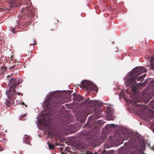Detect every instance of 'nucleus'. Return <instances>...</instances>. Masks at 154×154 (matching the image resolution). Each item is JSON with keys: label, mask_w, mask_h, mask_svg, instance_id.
I'll return each mask as SVG.
<instances>
[{"label": "nucleus", "mask_w": 154, "mask_h": 154, "mask_svg": "<svg viewBox=\"0 0 154 154\" xmlns=\"http://www.w3.org/2000/svg\"><path fill=\"white\" fill-rule=\"evenodd\" d=\"M10 77V76L8 75V76H7V77Z\"/></svg>", "instance_id": "36"}, {"label": "nucleus", "mask_w": 154, "mask_h": 154, "mask_svg": "<svg viewBox=\"0 0 154 154\" xmlns=\"http://www.w3.org/2000/svg\"><path fill=\"white\" fill-rule=\"evenodd\" d=\"M126 93L127 94H130L131 93L129 89H126Z\"/></svg>", "instance_id": "24"}, {"label": "nucleus", "mask_w": 154, "mask_h": 154, "mask_svg": "<svg viewBox=\"0 0 154 154\" xmlns=\"http://www.w3.org/2000/svg\"><path fill=\"white\" fill-rule=\"evenodd\" d=\"M89 98H88L87 100H85L83 102L85 104H90L91 102V101H90L89 100Z\"/></svg>", "instance_id": "21"}, {"label": "nucleus", "mask_w": 154, "mask_h": 154, "mask_svg": "<svg viewBox=\"0 0 154 154\" xmlns=\"http://www.w3.org/2000/svg\"><path fill=\"white\" fill-rule=\"evenodd\" d=\"M142 154H145L144 153H142Z\"/></svg>", "instance_id": "43"}, {"label": "nucleus", "mask_w": 154, "mask_h": 154, "mask_svg": "<svg viewBox=\"0 0 154 154\" xmlns=\"http://www.w3.org/2000/svg\"><path fill=\"white\" fill-rule=\"evenodd\" d=\"M129 137L128 134H126L124 137L123 140H128L129 138Z\"/></svg>", "instance_id": "22"}, {"label": "nucleus", "mask_w": 154, "mask_h": 154, "mask_svg": "<svg viewBox=\"0 0 154 154\" xmlns=\"http://www.w3.org/2000/svg\"><path fill=\"white\" fill-rule=\"evenodd\" d=\"M35 45V44L33 45V44L32 43H31V44H30V45H32V46H34Z\"/></svg>", "instance_id": "33"}, {"label": "nucleus", "mask_w": 154, "mask_h": 154, "mask_svg": "<svg viewBox=\"0 0 154 154\" xmlns=\"http://www.w3.org/2000/svg\"><path fill=\"white\" fill-rule=\"evenodd\" d=\"M15 30L16 29L15 28H13L12 29H11V31L13 33H16Z\"/></svg>", "instance_id": "25"}, {"label": "nucleus", "mask_w": 154, "mask_h": 154, "mask_svg": "<svg viewBox=\"0 0 154 154\" xmlns=\"http://www.w3.org/2000/svg\"><path fill=\"white\" fill-rule=\"evenodd\" d=\"M69 92L70 93L65 94L57 91L51 93L45 102L44 105L46 109L43 116H61L57 114L58 111L56 108L71 100V95Z\"/></svg>", "instance_id": "1"}, {"label": "nucleus", "mask_w": 154, "mask_h": 154, "mask_svg": "<svg viewBox=\"0 0 154 154\" xmlns=\"http://www.w3.org/2000/svg\"><path fill=\"white\" fill-rule=\"evenodd\" d=\"M20 83V80L17 79L11 78L9 81L8 84L9 89L5 93L9 99L15 100L17 97L15 88Z\"/></svg>", "instance_id": "3"}, {"label": "nucleus", "mask_w": 154, "mask_h": 154, "mask_svg": "<svg viewBox=\"0 0 154 154\" xmlns=\"http://www.w3.org/2000/svg\"><path fill=\"white\" fill-rule=\"evenodd\" d=\"M26 137H25L24 139V142L25 143L30 144V141L31 137L29 136H27L26 134L25 135Z\"/></svg>", "instance_id": "16"}, {"label": "nucleus", "mask_w": 154, "mask_h": 154, "mask_svg": "<svg viewBox=\"0 0 154 154\" xmlns=\"http://www.w3.org/2000/svg\"><path fill=\"white\" fill-rule=\"evenodd\" d=\"M48 145L49 148L50 149H53L55 147L54 145V144H51L48 142L47 143Z\"/></svg>", "instance_id": "20"}, {"label": "nucleus", "mask_w": 154, "mask_h": 154, "mask_svg": "<svg viewBox=\"0 0 154 154\" xmlns=\"http://www.w3.org/2000/svg\"><path fill=\"white\" fill-rule=\"evenodd\" d=\"M7 69V68L5 66H1L0 67V75H2V74H4Z\"/></svg>", "instance_id": "17"}, {"label": "nucleus", "mask_w": 154, "mask_h": 154, "mask_svg": "<svg viewBox=\"0 0 154 154\" xmlns=\"http://www.w3.org/2000/svg\"><path fill=\"white\" fill-rule=\"evenodd\" d=\"M150 63L151 69L154 70V57L152 58Z\"/></svg>", "instance_id": "19"}, {"label": "nucleus", "mask_w": 154, "mask_h": 154, "mask_svg": "<svg viewBox=\"0 0 154 154\" xmlns=\"http://www.w3.org/2000/svg\"><path fill=\"white\" fill-rule=\"evenodd\" d=\"M105 112L107 113L106 116H112L114 114V110L111 107L106 106L105 108Z\"/></svg>", "instance_id": "11"}, {"label": "nucleus", "mask_w": 154, "mask_h": 154, "mask_svg": "<svg viewBox=\"0 0 154 154\" xmlns=\"http://www.w3.org/2000/svg\"><path fill=\"white\" fill-rule=\"evenodd\" d=\"M14 103L13 101H9L8 100H6L5 104L7 106L10 107Z\"/></svg>", "instance_id": "18"}, {"label": "nucleus", "mask_w": 154, "mask_h": 154, "mask_svg": "<svg viewBox=\"0 0 154 154\" xmlns=\"http://www.w3.org/2000/svg\"><path fill=\"white\" fill-rule=\"evenodd\" d=\"M95 8H97V6H96L95 7Z\"/></svg>", "instance_id": "39"}, {"label": "nucleus", "mask_w": 154, "mask_h": 154, "mask_svg": "<svg viewBox=\"0 0 154 154\" xmlns=\"http://www.w3.org/2000/svg\"><path fill=\"white\" fill-rule=\"evenodd\" d=\"M147 71L146 69L144 68L142 66H139L134 68L131 72L130 78L127 80V83L129 86H132V88L130 89V91L134 92L140 87V85L137 84L134 85L136 83V79L138 76L143 72Z\"/></svg>", "instance_id": "2"}, {"label": "nucleus", "mask_w": 154, "mask_h": 154, "mask_svg": "<svg viewBox=\"0 0 154 154\" xmlns=\"http://www.w3.org/2000/svg\"><path fill=\"white\" fill-rule=\"evenodd\" d=\"M142 76L141 75L140 76H139L137 78V80L138 81H140L142 80L143 78V76Z\"/></svg>", "instance_id": "23"}, {"label": "nucleus", "mask_w": 154, "mask_h": 154, "mask_svg": "<svg viewBox=\"0 0 154 154\" xmlns=\"http://www.w3.org/2000/svg\"><path fill=\"white\" fill-rule=\"evenodd\" d=\"M64 116H67V115L64 114Z\"/></svg>", "instance_id": "38"}, {"label": "nucleus", "mask_w": 154, "mask_h": 154, "mask_svg": "<svg viewBox=\"0 0 154 154\" xmlns=\"http://www.w3.org/2000/svg\"><path fill=\"white\" fill-rule=\"evenodd\" d=\"M26 114H24L23 115V116H26Z\"/></svg>", "instance_id": "34"}, {"label": "nucleus", "mask_w": 154, "mask_h": 154, "mask_svg": "<svg viewBox=\"0 0 154 154\" xmlns=\"http://www.w3.org/2000/svg\"><path fill=\"white\" fill-rule=\"evenodd\" d=\"M15 66V65H14L10 67V68H13Z\"/></svg>", "instance_id": "29"}, {"label": "nucleus", "mask_w": 154, "mask_h": 154, "mask_svg": "<svg viewBox=\"0 0 154 154\" xmlns=\"http://www.w3.org/2000/svg\"><path fill=\"white\" fill-rule=\"evenodd\" d=\"M60 117L57 122L60 123V124H62L64 125H66L69 124L72 120L70 119L71 118L72 116H60Z\"/></svg>", "instance_id": "9"}, {"label": "nucleus", "mask_w": 154, "mask_h": 154, "mask_svg": "<svg viewBox=\"0 0 154 154\" xmlns=\"http://www.w3.org/2000/svg\"><path fill=\"white\" fill-rule=\"evenodd\" d=\"M22 117H24L25 116H22Z\"/></svg>", "instance_id": "42"}, {"label": "nucleus", "mask_w": 154, "mask_h": 154, "mask_svg": "<svg viewBox=\"0 0 154 154\" xmlns=\"http://www.w3.org/2000/svg\"><path fill=\"white\" fill-rule=\"evenodd\" d=\"M40 117H37V120L39 124H40L44 126H47L50 125L51 122V120L49 116H40Z\"/></svg>", "instance_id": "8"}, {"label": "nucleus", "mask_w": 154, "mask_h": 154, "mask_svg": "<svg viewBox=\"0 0 154 154\" xmlns=\"http://www.w3.org/2000/svg\"><path fill=\"white\" fill-rule=\"evenodd\" d=\"M73 99L74 101L81 102L84 99L83 97L81 95H78L75 93L73 94Z\"/></svg>", "instance_id": "10"}, {"label": "nucleus", "mask_w": 154, "mask_h": 154, "mask_svg": "<svg viewBox=\"0 0 154 154\" xmlns=\"http://www.w3.org/2000/svg\"><path fill=\"white\" fill-rule=\"evenodd\" d=\"M131 110L132 111L131 112L134 114L139 116H142L143 114L145 115L146 113L149 114L146 116H154V110L145 109L143 105L136 104L135 106L131 107Z\"/></svg>", "instance_id": "4"}, {"label": "nucleus", "mask_w": 154, "mask_h": 154, "mask_svg": "<svg viewBox=\"0 0 154 154\" xmlns=\"http://www.w3.org/2000/svg\"><path fill=\"white\" fill-rule=\"evenodd\" d=\"M112 126H114V124H112Z\"/></svg>", "instance_id": "37"}, {"label": "nucleus", "mask_w": 154, "mask_h": 154, "mask_svg": "<svg viewBox=\"0 0 154 154\" xmlns=\"http://www.w3.org/2000/svg\"><path fill=\"white\" fill-rule=\"evenodd\" d=\"M97 116L98 117L97 118H100V116H90L87 123L85 125V127L93 128L96 129L95 131L99 130L102 126V123L100 120L95 121Z\"/></svg>", "instance_id": "6"}, {"label": "nucleus", "mask_w": 154, "mask_h": 154, "mask_svg": "<svg viewBox=\"0 0 154 154\" xmlns=\"http://www.w3.org/2000/svg\"><path fill=\"white\" fill-rule=\"evenodd\" d=\"M68 148H67V147H66L65 148V151L66 152V151H68Z\"/></svg>", "instance_id": "30"}, {"label": "nucleus", "mask_w": 154, "mask_h": 154, "mask_svg": "<svg viewBox=\"0 0 154 154\" xmlns=\"http://www.w3.org/2000/svg\"><path fill=\"white\" fill-rule=\"evenodd\" d=\"M90 83V82L87 81H82L81 82V84L82 87L85 88L88 90Z\"/></svg>", "instance_id": "13"}, {"label": "nucleus", "mask_w": 154, "mask_h": 154, "mask_svg": "<svg viewBox=\"0 0 154 154\" xmlns=\"http://www.w3.org/2000/svg\"><path fill=\"white\" fill-rule=\"evenodd\" d=\"M32 8L26 7L23 8L20 10V13L18 17H20V19L23 20L26 18L32 17L33 15V13L31 11Z\"/></svg>", "instance_id": "7"}, {"label": "nucleus", "mask_w": 154, "mask_h": 154, "mask_svg": "<svg viewBox=\"0 0 154 154\" xmlns=\"http://www.w3.org/2000/svg\"><path fill=\"white\" fill-rule=\"evenodd\" d=\"M55 144L56 146H58L59 144V143H55Z\"/></svg>", "instance_id": "32"}, {"label": "nucleus", "mask_w": 154, "mask_h": 154, "mask_svg": "<svg viewBox=\"0 0 154 154\" xmlns=\"http://www.w3.org/2000/svg\"><path fill=\"white\" fill-rule=\"evenodd\" d=\"M48 136H50V132H49V133H48Z\"/></svg>", "instance_id": "35"}, {"label": "nucleus", "mask_w": 154, "mask_h": 154, "mask_svg": "<svg viewBox=\"0 0 154 154\" xmlns=\"http://www.w3.org/2000/svg\"><path fill=\"white\" fill-rule=\"evenodd\" d=\"M88 90L94 91L96 92H97L98 89L97 86L95 85L94 83L91 82Z\"/></svg>", "instance_id": "12"}, {"label": "nucleus", "mask_w": 154, "mask_h": 154, "mask_svg": "<svg viewBox=\"0 0 154 154\" xmlns=\"http://www.w3.org/2000/svg\"><path fill=\"white\" fill-rule=\"evenodd\" d=\"M77 119L78 121H79L82 123H84L85 121L87 116H77Z\"/></svg>", "instance_id": "14"}, {"label": "nucleus", "mask_w": 154, "mask_h": 154, "mask_svg": "<svg viewBox=\"0 0 154 154\" xmlns=\"http://www.w3.org/2000/svg\"><path fill=\"white\" fill-rule=\"evenodd\" d=\"M86 154H93L91 152H87L86 153Z\"/></svg>", "instance_id": "28"}, {"label": "nucleus", "mask_w": 154, "mask_h": 154, "mask_svg": "<svg viewBox=\"0 0 154 154\" xmlns=\"http://www.w3.org/2000/svg\"><path fill=\"white\" fill-rule=\"evenodd\" d=\"M120 95H121L122 96H123V95H124V92L123 91H122L120 93Z\"/></svg>", "instance_id": "27"}, {"label": "nucleus", "mask_w": 154, "mask_h": 154, "mask_svg": "<svg viewBox=\"0 0 154 154\" xmlns=\"http://www.w3.org/2000/svg\"><path fill=\"white\" fill-rule=\"evenodd\" d=\"M146 74H145L144 75H142L141 76H143V78H144V77H145L146 76Z\"/></svg>", "instance_id": "31"}, {"label": "nucleus", "mask_w": 154, "mask_h": 154, "mask_svg": "<svg viewBox=\"0 0 154 154\" xmlns=\"http://www.w3.org/2000/svg\"><path fill=\"white\" fill-rule=\"evenodd\" d=\"M92 102L94 104V107L85 109L83 112L85 113L84 116H88L93 112L94 113V116H101L100 113H101V106L102 104L99 103L98 101H93Z\"/></svg>", "instance_id": "5"}, {"label": "nucleus", "mask_w": 154, "mask_h": 154, "mask_svg": "<svg viewBox=\"0 0 154 154\" xmlns=\"http://www.w3.org/2000/svg\"><path fill=\"white\" fill-rule=\"evenodd\" d=\"M24 104V103L23 102L22 103V104Z\"/></svg>", "instance_id": "40"}, {"label": "nucleus", "mask_w": 154, "mask_h": 154, "mask_svg": "<svg viewBox=\"0 0 154 154\" xmlns=\"http://www.w3.org/2000/svg\"><path fill=\"white\" fill-rule=\"evenodd\" d=\"M143 121L146 122H150V119L154 116H140Z\"/></svg>", "instance_id": "15"}, {"label": "nucleus", "mask_w": 154, "mask_h": 154, "mask_svg": "<svg viewBox=\"0 0 154 154\" xmlns=\"http://www.w3.org/2000/svg\"><path fill=\"white\" fill-rule=\"evenodd\" d=\"M16 93V95L17 94L18 95H21L22 96H23V94L22 93H21L20 92H17V93Z\"/></svg>", "instance_id": "26"}, {"label": "nucleus", "mask_w": 154, "mask_h": 154, "mask_svg": "<svg viewBox=\"0 0 154 154\" xmlns=\"http://www.w3.org/2000/svg\"><path fill=\"white\" fill-rule=\"evenodd\" d=\"M153 132L154 133V130H153Z\"/></svg>", "instance_id": "41"}]
</instances>
